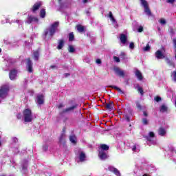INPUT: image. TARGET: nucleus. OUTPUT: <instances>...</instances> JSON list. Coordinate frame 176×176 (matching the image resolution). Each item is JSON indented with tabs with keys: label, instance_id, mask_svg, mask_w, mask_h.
Instances as JSON below:
<instances>
[{
	"label": "nucleus",
	"instance_id": "f257e3e1",
	"mask_svg": "<svg viewBox=\"0 0 176 176\" xmlns=\"http://www.w3.org/2000/svg\"><path fill=\"white\" fill-rule=\"evenodd\" d=\"M60 25V22L56 21L51 25V26L44 31L45 39H51V38L56 34V31Z\"/></svg>",
	"mask_w": 176,
	"mask_h": 176
},
{
	"label": "nucleus",
	"instance_id": "f03ea898",
	"mask_svg": "<svg viewBox=\"0 0 176 176\" xmlns=\"http://www.w3.org/2000/svg\"><path fill=\"white\" fill-rule=\"evenodd\" d=\"M23 118L24 121L26 123H30V122H32V120L34 119V116H32V111H31V109H25L23 111Z\"/></svg>",
	"mask_w": 176,
	"mask_h": 176
},
{
	"label": "nucleus",
	"instance_id": "7ed1b4c3",
	"mask_svg": "<svg viewBox=\"0 0 176 176\" xmlns=\"http://www.w3.org/2000/svg\"><path fill=\"white\" fill-rule=\"evenodd\" d=\"M9 93V85H6L0 87V100H5Z\"/></svg>",
	"mask_w": 176,
	"mask_h": 176
},
{
	"label": "nucleus",
	"instance_id": "20e7f679",
	"mask_svg": "<svg viewBox=\"0 0 176 176\" xmlns=\"http://www.w3.org/2000/svg\"><path fill=\"white\" fill-rule=\"evenodd\" d=\"M146 140H147V144L151 146V145H156L157 142L155 140V133L153 132H149L148 135L145 136Z\"/></svg>",
	"mask_w": 176,
	"mask_h": 176
},
{
	"label": "nucleus",
	"instance_id": "39448f33",
	"mask_svg": "<svg viewBox=\"0 0 176 176\" xmlns=\"http://www.w3.org/2000/svg\"><path fill=\"white\" fill-rule=\"evenodd\" d=\"M140 2L141 5L144 8V13H146L147 16H152V12L149 9V4H148V1L146 0H140Z\"/></svg>",
	"mask_w": 176,
	"mask_h": 176
},
{
	"label": "nucleus",
	"instance_id": "423d86ee",
	"mask_svg": "<svg viewBox=\"0 0 176 176\" xmlns=\"http://www.w3.org/2000/svg\"><path fill=\"white\" fill-rule=\"evenodd\" d=\"M77 159L79 160V162H86V153H84L82 149H78L76 151Z\"/></svg>",
	"mask_w": 176,
	"mask_h": 176
},
{
	"label": "nucleus",
	"instance_id": "0eeeda50",
	"mask_svg": "<svg viewBox=\"0 0 176 176\" xmlns=\"http://www.w3.org/2000/svg\"><path fill=\"white\" fill-rule=\"evenodd\" d=\"M164 53H166V50L164 47H162L161 50H158L155 52V57L157 58V60H162L164 58L166 57L164 56Z\"/></svg>",
	"mask_w": 176,
	"mask_h": 176
},
{
	"label": "nucleus",
	"instance_id": "6e6552de",
	"mask_svg": "<svg viewBox=\"0 0 176 176\" xmlns=\"http://www.w3.org/2000/svg\"><path fill=\"white\" fill-rule=\"evenodd\" d=\"M38 20L36 16L30 15L26 19L25 23L27 24H31V23H38Z\"/></svg>",
	"mask_w": 176,
	"mask_h": 176
},
{
	"label": "nucleus",
	"instance_id": "1a4fd4ad",
	"mask_svg": "<svg viewBox=\"0 0 176 176\" xmlns=\"http://www.w3.org/2000/svg\"><path fill=\"white\" fill-rule=\"evenodd\" d=\"M26 68H27L28 72L32 73L33 72L32 61H31V58H30L26 59Z\"/></svg>",
	"mask_w": 176,
	"mask_h": 176
},
{
	"label": "nucleus",
	"instance_id": "9d476101",
	"mask_svg": "<svg viewBox=\"0 0 176 176\" xmlns=\"http://www.w3.org/2000/svg\"><path fill=\"white\" fill-rule=\"evenodd\" d=\"M113 71L115 74L118 75V76H120L121 78H124V71L122 70L119 67H114Z\"/></svg>",
	"mask_w": 176,
	"mask_h": 176
},
{
	"label": "nucleus",
	"instance_id": "9b49d317",
	"mask_svg": "<svg viewBox=\"0 0 176 176\" xmlns=\"http://www.w3.org/2000/svg\"><path fill=\"white\" fill-rule=\"evenodd\" d=\"M9 78L10 80H14L17 78V70L12 69L9 73Z\"/></svg>",
	"mask_w": 176,
	"mask_h": 176
},
{
	"label": "nucleus",
	"instance_id": "f8f14e48",
	"mask_svg": "<svg viewBox=\"0 0 176 176\" xmlns=\"http://www.w3.org/2000/svg\"><path fill=\"white\" fill-rule=\"evenodd\" d=\"M99 157L100 160H105L106 159H108V154H107V151L100 150Z\"/></svg>",
	"mask_w": 176,
	"mask_h": 176
},
{
	"label": "nucleus",
	"instance_id": "ddd939ff",
	"mask_svg": "<svg viewBox=\"0 0 176 176\" xmlns=\"http://www.w3.org/2000/svg\"><path fill=\"white\" fill-rule=\"evenodd\" d=\"M109 170L111 171V173H113V174H115V175L116 176H120V172L119 171V170H118V168H116L113 166H109Z\"/></svg>",
	"mask_w": 176,
	"mask_h": 176
},
{
	"label": "nucleus",
	"instance_id": "4468645a",
	"mask_svg": "<svg viewBox=\"0 0 176 176\" xmlns=\"http://www.w3.org/2000/svg\"><path fill=\"white\" fill-rule=\"evenodd\" d=\"M45 96L42 94L38 95L36 98V102L38 105L43 104Z\"/></svg>",
	"mask_w": 176,
	"mask_h": 176
},
{
	"label": "nucleus",
	"instance_id": "2eb2a0df",
	"mask_svg": "<svg viewBox=\"0 0 176 176\" xmlns=\"http://www.w3.org/2000/svg\"><path fill=\"white\" fill-rule=\"evenodd\" d=\"M41 6H42V3L41 1L36 3L32 8V12H33V13H35V12H36V10H38V9L41 8Z\"/></svg>",
	"mask_w": 176,
	"mask_h": 176
},
{
	"label": "nucleus",
	"instance_id": "dca6fc26",
	"mask_svg": "<svg viewBox=\"0 0 176 176\" xmlns=\"http://www.w3.org/2000/svg\"><path fill=\"white\" fill-rule=\"evenodd\" d=\"M33 58L35 61L39 60V50L33 52Z\"/></svg>",
	"mask_w": 176,
	"mask_h": 176
},
{
	"label": "nucleus",
	"instance_id": "f3484780",
	"mask_svg": "<svg viewBox=\"0 0 176 176\" xmlns=\"http://www.w3.org/2000/svg\"><path fill=\"white\" fill-rule=\"evenodd\" d=\"M59 144H65V133H63L59 138Z\"/></svg>",
	"mask_w": 176,
	"mask_h": 176
},
{
	"label": "nucleus",
	"instance_id": "a211bd4d",
	"mask_svg": "<svg viewBox=\"0 0 176 176\" xmlns=\"http://www.w3.org/2000/svg\"><path fill=\"white\" fill-rule=\"evenodd\" d=\"M135 75L136 78L138 79V80H141L143 78L142 74L139 70H136L135 72Z\"/></svg>",
	"mask_w": 176,
	"mask_h": 176
},
{
	"label": "nucleus",
	"instance_id": "6ab92c4d",
	"mask_svg": "<svg viewBox=\"0 0 176 176\" xmlns=\"http://www.w3.org/2000/svg\"><path fill=\"white\" fill-rule=\"evenodd\" d=\"M120 41H121V43H123V44H124V43H126V41H127V36H126L125 34H120Z\"/></svg>",
	"mask_w": 176,
	"mask_h": 176
},
{
	"label": "nucleus",
	"instance_id": "aec40b11",
	"mask_svg": "<svg viewBox=\"0 0 176 176\" xmlns=\"http://www.w3.org/2000/svg\"><path fill=\"white\" fill-rule=\"evenodd\" d=\"M158 134L159 135H161V137L166 135V129L164 128H160L158 130Z\"/></svg>",
	"mask_w": 176,
	"mask_h": 176
},
{
	"label": "nucleus",
	"instance_id": "412c9836",
	"mask_svg": "<svg viewBox=\"0 0 176 176\" xmlns=\"http://www.w3.org/2000/svg\"><path fill=\"white\" fill-rule=\"evenodd\" d=\"M69 141L70 142H72V144H74L75 145V144H76V136H75L74 135H70Z\"/></svg>",
	"mask_w": 176,
	"mask_h": 176
},
{
	"label": "nucleus",
	"instance_id": "4be33fe9",
	"mask_svg": "<svg viewBox=\"0 0 176 176\" xmlns=\"http://www.w3.org/2000/svg\"><path fill=\"white\" fill-rule=\"evenodd\" d=\"M77 105H74L72 107H68L67 109H65L63 111L64 113H67V112H71V111H74L75 109V108H76Z\"/></svg>",
	"mask_w": 176,
	"mask_h": 176
},
{
	"label": "nucleus",
	"instance_id": "5701e85b",
	"mask_svg": "<svg viewBox=\"0 0 176 176\" xmlns=\"http://www.w3.org/2000/svg\"><path fill=\"white\" fill-rule=\"evenodd\" d=\"M46 16V11L45 10V9H42L40 12V17L41 19H45Z\"/></svg>",
	"mask_w": 176,
	"mask_h": 176
},
{
	"label": "nucleus",
	"instance_id": "b1692460",
	"mask_svg": "<svg viewBox=\"0 0 176 176\" xmlns=\"http://www.w3.org/2000/svg\"><path fill=\"white\" fill-rule=\"evenodd\" d=\"M160 112H167V106L162 104L160 107Z\"/></svg>",
	"mask_w": 176,
	"mask_h": 176
},
{
	"label": "nucleus",
	"instance_id": "393cba45",
	"mask_svg": "<svg viewBox=\"0 0 176 176\" xmlns=\"http://www.w3.org/2000/svg\"><path fill=\"white\" fill-rule=\"evenodd\" d=\"M77 31L78 32H83L85 31V28L81 25H78L77 26Z\"/></svg>",
	"mask_w": 176,
	"mask_h": 176
},
{
	"label": "nucleus",
	"instance_id": "a878e982",
	"mask_svg": "<svg viewBox=\"0 0 176 176\" xmlns=\"http://www.w3.org/2000/svg\"><path fill=\"white\" fill-rule=\"evenodd\" d=\"M100 148H101L100 151H104V152L105 151H108V149H109V146H108V145L107 144L100 145Z\"/></svg>",
	"mask_w": 176,
	"mask_h": 176
},
{
	"label": "nucleus",
	"instance_id": "bb28decb",
	"mask_svg": "<svg viewBox=\"0 0 176 176\" xmlns=\"http://www.w3.org/2000/svg\"><path fill=\"white\" fill-rule=\"evenodd\" d=\"M106 108H107V109H110V110L113 109V103H112V102L107 103L106 104Z\"/></svg>",
	"mask_w": 176,
	"mask_h": 176
},
{
	"label": "nucleus",
	"instance_id": "cd10ccee",
	"mask_svg": "<svg viewBox=\"0 0 176 176\" xmlns=\"http://www.w3.org/2000/svg\"><path fill=\"white\" fill-rule=\"evenodd\" d=\"M109 18L111 19V21H112V23H116V19H115V18H113L112 12H109Z\"/></svg>",
	"mask_w": 176,
	"mask_h": 176
},
{
	"label": "nucleus",
	"instance_id": "c85d7f7f",
	"mask_svg": "<svg viewBox=\"0 0 176 176\" xmlns=\"http://www.w3.org/2000/svg\"><path fill=\"white\" fill-rule=\"evenodd\" d=\"M68 50L69 53H75V47L74 45H69Z\"/></svg>",
	"mask_w": 176,
	"mask_h": 176
},
{
	"label": "nucleus",
	"instance_id": "c756f323",
	"mask_svg": "<svg viewBox=\"0 0 176 176\" xmlns=\"http://www.w3.org/2000/svg\"><path fill=\"white\" fill-rule=\"evenodd\" d=\"M75 36H74V32H70L69 34V42H72L74 41Z\"/></svg>",
	"mask_w": 176,
	"mask_h": 176
},
{
	"label": "nucleus",
	"instance_id": "7c9ffc66",
	"mask_svg": "<svg viewBox=\"0 0 176 176\" xmlns=\"http://www.w3.org/2000/svg\"><path fill=\"white\" fill-rule=\"evenodd\" d=\"M159 23H160L161 25H166V24H167V21H166V19L163 18L160 19Z\"/></svg>",
	"mask_w": 176,
	"mask_h": 176
},
{
	"label": "nucleus",
	"instance_id": "2f4dec72",
	"mask_svg": "<svg viewBox=\"0 0 176 176\" xmlns=\"http://www.w3.org/2000/svg\"><path fill=\"white\" fill-rule=\"evenodd\" d=\"M110 87L114 89L115 90H117V91H119V93H122V89H120V88L118 87L117 86L111 85L110 86Z\"/></svg>",
	"mask_w": 176,
	"mask_h": 176
},
{
	"label": "nucleus",
	"instance_id": "473e14b6",
	"mask_svg": "<svg viewBox=\"0 0 176 176\" xmlns=\"http://www.w3.org/2000/svg\"><path fill=\"white\" fill-rule=\"evenodd\" d=\"M7 63H8V67H10V65L13 64V59H12V58H8Z\"/></svg>",
	"mask_w": 176,
	"mask_h": 176
},
{
	"label": "nucleus",
	"instance_id": "72a5a7b5",
	"mask_svg": "<svg viewBox=\"0 0 176 176\" xmlns=\"http://www.w3.org/2000/svg\"><path fill=\"white\" fill-rule=\"evenodd\" d=\"M171 77L173 80H174V82H176V72H173L171 73Z\"/></svg>",
	"mask_w": 176,
	"mask_h": 176
},
{
	"label": "nucleus",
	"instance_id": "f704fd0d",
	"mask_svg": "<svg viewBox=\"0 0 176 176\" xmlns=\"http://www.w3.org/2000/svg\"><path fill=\"white\" fill-rule=\"evenodd\" d=\"M138 91H139L141 96H144V90L142 89V87H138Z\"/></svg>",
	"mask_w": 176,
	"mask_h": 176
},
{
	"label": "nucleus",
	"instance_id": "c9c22d12",
	"mask_svg": "<svg viewBox=\"0 0 176 176\" xmlns=\"http://www.w3.org/2000/svg\"><path fill=\"white\" fill-rule=\"evenodd\" d=\"M132 151L133 152H140V149L137 148L136 145H133V146L132 147Z\"/></svg>",
	"mask_w": 176,
	"mask_h": 176
},
{
	"label": "nucleus",
	"instance_id": "e433bc0d",
	"mask_svg": "<svg viewBox=\"0 0 176 176\" xmlns=\"http://www.w3.org/2000/svg\"><path fill=\"white\" fill-rule=\"evenodd\" d=\"M144 52H149L151 50V46L146 45L145 47L143 48Z\"/></svg>",
	"mask_w": 176,
	"mask_h": 176
},
{
	"label": "nucleus",
	"instance_id": "4c0bfd02",
	"mask_svg": "<svg viewBox=\"0 0 176 176\" xmlns=\"http://www.w3.org/2000/svg\"><path fill=\"white\" fill-rule=\"evenodd\" d=\"M155 101H156V102H159L160 101H162V98H160V96H157L154 98Z\"/></svg>",
	"mask_w": 176,
	"mask_h": 176
},
{
	"label": "nucleus",
	"instance_id": "58836bf2",
	"mask_svg": "<svg viewBox=\"0 0 176 176\" xmlns=\"http://www.w3.org/2000/svg\"><path fill=\"white\" fill-rule=\"evenodd\" d=\"M142 123H143V124H148V119L143 118L142 119Z\"/></svg>",
	"mask_w": 176,
	"mask_h": 176
},
{
	"label": "nucleus",
	"instance_id": "ea45409f",
	"mask_svg": "<svg viewBox=\"0 0 176 176\" xmlns=\"http://www.w3.org/2000/svg\"><path fill=\"white\" fill-rule=\"evenodd\" d=\"M83 61L84 63H90V58L87 56L83 59Z\"/></svg>",
	"mask_w": 176,
	"mask_h": 176
},
{
	"label": "nucleus",
	"instance_id": "a19ab883",
	"mask_svg": "<svg viewBox=\"0 0 176 176\" xmlns=\"http://www.w3.org/2000/svg\"><path fill=\"white\" fill-rule=\"evenodd\" d=\"M113 59H114V61H116V63H120V59L119 58V57L114 56Z\"/></svg>",
	"mask_w": 176,
	"mask_h": 176
},
{
	"label": "nucleus",
	"instance_id": "79ce46f5",
	"mask_svg": "<svg viewBox=\"0 0 176 176\" xmlns=\"http://www.w3.org/2000/svg\"><path fill=\"white\" fill-rule=\"evenodd\" d=\"M22 170L23 173H25V170H27V163L22 166Z\"/></svg>",
	"mask_w": 176,
	"mask_h": 176
},
{
	"label": "nucleus",
	"instance_id": "37998d69",
	"mask_svg": "<svg viewBox=\"0 0 176 176\" xmlns=\"http://www.w3.org/2000/svg\"><path fill=\"white\" fill-rule=\"evenodd\" d=\"M144 31V28L142 26H140L138 29V32H142Z\"/></svg>",
	"mask_w": 176,
	"mask_h": 176
},
{
	"label": "nucleus",
	"instance_id": "c03bdc74",
	"mask_svg": "<svg viewBox=\"0 0 176 176\" xmlns=\"http://www.w3.org/2000/svg\"><path fill=\"white\" fill-rule=\"evenodd\" d=\"M120 58L124 59V57H126V54L124 52H122L120 55Z\"/></svg>",
	"mask_w": 176,
	"mask_h": 176
},
{
	"label": "nucleus",
	"instance_id": "a18cd8bd",
	"mask_svg": "<svg viewBox=\"0 0 176 176\" xmlns=\"http://www.w3.org/2000/svg\"><path fill=\"white\" fill-rule=\"evenodd\" d=\"M136 107H137V108L139 109L140 110L142 109V108H141V104H140V102H136Z\"/></svg>",
	"mask_w": 176,
	"mask_h": 176
},
{
	"label": "nucleus",
	"instance_id": "49530a36",
	"mask_svg": "<svg viewBox=\"0 0 176 176\" xmlns=\"http://www.w3.org/2000/svg\"><path fill=\"white\" fill-rule=\"evenodd\" d=\"M58 45H64V41L63 39L59 40Z\"/></svg>",
	"mask_w": 176,
	"mask_h": 176
},
{
	"label": "nucleus",
	"instance_id": "de8ad7c7",
	"mask_svg": "<svg viewBox=\"0 0 176 176\" xmlns=\"http://www.w3.org/2000/svg\"><path fill=\"white\" fill-rule=\"evenodd\" d=\"M166 61H167L168 64H169V65H173V62H171L169 59H166Z\"/></svg>",
	"mask_w": 176,
	"mask_h": 176
},
{
	"label": "nucleus",
	"instance_id": "09e8293b",
	"mask_svg": "<svg viewBox=\"0 0 176 176\" xmlns=\"http://www.w3.org/2000/svg\"><path fill=\"white\" fill-rule=\"evenodd\" d=\"M63 46H64L63 45H58L57 49H58V50H60V49H63Z\"/></svg>",
	"mask_w": 176,
	"mask_h": 176
},
{
	"label": "nucleus",
	"instance_id": "8fccbe9b",
	"mask_svg": "<svg viewBox=\"0 0 176 176\" xmlns=\"http://www.w3.org/2000/svg\"><path fill=\"white\" fill-rule=\"evenodd\" d=\"M168 3H174L175 2V0H167Z\"/></svg>",
	"mask_w": 176,
	"mask_h": 176
},
{
	"label": "nucleus",
	"instance_id": "3c124183",
	"mask_svg": "<svg viewBox=\"0 0 176 176\" xmlns=\"http://www.w3.org/2000/svg\"><path fill=\"white\" fill-rule=\"evenodd\" d=\"M134 45H129V49L131 50H133V49H134Z\"/></svg>",
	"mask_w": 176,
	"mask_h": 176
},
{
	"label": "nucleus",
	"instance_id": "603ef678",
	"mask_svg": "<svg viewBox=\"0 0 176 176\" xmlns=\"http://www.w3.org/2000/svg\"><path fill=\"white\" fill-rule=\"evenodd\" d=\"M16 23H17L18 24H23V21L21 20H16Z\"/></svg>",
	"mask_w": 176,
	"mask_h": 176
},
{
	"label": "nucleus",
	"instance_id": "864d4df0",
	"mask_svg": "<svg viewBox=\"0 0 176 176\" xmlns=\"http://www.w3.org/2000/svg\"><path fill=\"white\" fill-rule=\"evenodd\" d=\"M96 64H101V59H96Z\"/></svg>",
	"mask_w": 176,
	"mask_h": 176
},
{
	"label": "nucleus",
	"instance_id": "5fc2aeb1",
	"mask_svg": "<svg viewBox=\"0 0 176 176\" xmlns=\"http://www.w3.org/2000/svg\"><path fill=\"white\" fill-rule=\"evenodd\" d=\"M50 68H51L52 69H54L57 68V66H56V65H51V66H50Z\"/></svg>",
	"mask_w": 176,
	"mask_h": 176
},
{
	"label": "nucleus",
	"instance_id": "6e6d98bb",
	"mask_svg": "<svg viewBox=\"0 0 176 176\" xmlns=\"http://www.w3.org/2000/svg\"><path fill=\"white\" fill-rule=\"evenodd\" d=\"M63 107H64V104H60L58 106V108L60 109V108H63Z\"/></svg>",
	"mask_w": 176,
	"mask_h": 176
},
{
	"label": "nucleus",
	"instance_id": "4d7b16f0",
	"mask_svg": "<svg viewBox=\"0 0 176 176\" xmlns=\"http://www.w3.org/2000/svg\"><path fill=\"white\" fill-rule=\"evenodd\" d=\"M43 151H47V146H44L43 147Z\"/></svg>",
	"mask_w": 176,
	"mask_h": 176
},
{
	"label": "nucleus",
	"instance_id": "13d9d810",
	"mask_svg": "<svg viewBox=\"0 0 176 176\" xmlns=\"http://www.w3.org/2000/svg\"><path fill=\"white\" fill-rule=\"evenodd\" d=\"M126 119L127 120V122H130V118L129 116H126Z\"/></svg>",
	"mask_w": 176,
	"mask_h": 176
},
{
	"label": "nucleus",
	"instance_id": "bf43d9fd",
	"mask_svg": "<svg viewBox=\"0 0 176 176\" xmlns=\"http://www.w3.org/2000/svg\"><path fill=\"white\" fill-rule=\"evenodd\" d=\"M17 118H18L19 119H21V114H18V115H17Z\"/></svg>",
	"mask_w": 176,
	"mask_h": 176
},
{
	"label": "nucleus",
	"instance_id": "052dcab7",
	"mask_svg": "<svg viewBox=\"0 0 176 176\" xmlns=\"http://www.w3.org/2000/svg\"><path fill=\"white\" fill-rule=\"evenodd\" d=\"M65 78H67V76H69V74H68V73L65 74Z\"/></svg>",
	"mask_w": 176,
	"mask_h": 176
},
{
	"label": "nucleus",
	"instance_id": "680f3d73",
	"mask_svg": "<svg viewBox=\"0 0 176 176\" xmlns=\"http://www.w3.org/2000/svg\"><path fill=\"white\" fill-rule=\"evenodd\" d=\"M13 140H14V142H17V141H18L17 138H14Z\"/></svg>",
	"mask_w": 176,
	"mask_h": 176
},
{
	"label": "nucleus",
	"instance_id": "e2e57ef3",
	"mask_svg": "<svg viewBox=\"0 0 176 176\" xmlns=\"http://www.w3.org/2000/svg\"><path fill=\"white\" fill-rule=\"evenodd\" d=\"M87 1L89 0H82L83 3H87Z\"/></svg>",
	"mask_w": 176,
	"mask_h": 176
},
{
	"label": "nucleus",
	"instance_id": "0e129e2a",
	"mask_svg": "<svg viewBox=\"0 0 176 176\" xmlns=\"http://www.w3.org/2000/svg\"><path fill=\"white\" fill-rule=\"evenodd\" d=\"M144 116H148V113H146L145 111H144Z\"/></svg>",
	"mask_w": 176,
	"mask_h": 176
},
{
	"label": "nucleus",
	"instance_id": "69168bd1",
	"mask_svg": "<svg viewBox=\"0 0 176 176\" xmlns=\"http://www.w3.org/2000/svg\"><path fill=\"white\" fill-rule=\"evenodd\" d=\"M173 43L174 45H176V39H173Z\"/></svg>",
	"mask_w": 176,
	"mask_h": 176
},
{
	"label": "nucleus",
	"instance_id": "338daca9",
	"mask_svg": "<svg viewBox=\"0 0 176 176\" xmlns=\"http://www.w3.org/2000/svg\"><path fill=\"white\" fill-rule=\"evenodd\" d=\"M143 176H149L148 174H144Z\"/></svg>",
	"mask_w": 176,
	"mask_h": 176
},
{
	"label": "nucleus",
	"instance_id": "774afa93",
	"mask_svg": "<svg viewBox=\"0 0 176 176\" xmlns=\"http://www.w3.org/2000/svg\"><path fill=\"white\" fill-rule=\"evenodd\" d=\"M6 23H10L8 19H6Z\"/></svg>",
	"mask_w": 176,
	"mask_h": 176
}]
</instances>
